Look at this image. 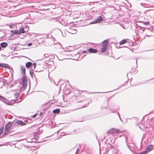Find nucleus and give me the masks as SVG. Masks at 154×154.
Returning <instances> with one entry per match:
<instances>
[{
	"instance_id": "f257e3e1",
	"label": "nucleus",
	"mask_w": 154,
	"mask_h": 154,
	"mask_svg": "<svg viewBox=\"0 0 154 154\" xmlns=\"http://www.w3.org/2000/svg\"><path fill=\"white\" fill-rule=\"evenodd\" d=\"M108 132L109 134H114L117 133H122V132L119 129L113 128L110 129Z\"/></svg>"
},
{
	"instance_id": "f03ea898",
	"label": "nucleus",
	"mask_w": 154,
	"mask_h": 154,
	"mask_svg": "<svg viewBox=\"0 0 154 154\" xmlns=\"http://www.w3.org/2000/svg\"><path fill=\"white\" fill-rule=\"evenodd\" d=\"M22 82L23 88L25 89L27 86V79L25 75H23L22 78Z\"/></svg>"
},
{
	"instance_id": "7ed1b4c3",
	"label": "nucleus",
	"mask_w": 154,
	"mask_h": 154,
	"mask_svg": "<svg viewBox=\"0 0 154 154\" xmlns=\"http://www.w3.org/2000/svg\"><path fill=\"white\" fill-rule=\"evenodd\" d=\"M153 146L150 145L148 146L146 148L145 151L143 152H140V154H146L149 151L151 150L153 148Z\"/></svg>"
},
{
	"instance_id": "20e7f679",
	"label": "nucleus",
	"mask_w": 154,
	"mask_h": 154,
	"mask_svg": "<svg viewBox=\"0 0 154 154\" xmlns=\"http://www.w3.org/2000/svg\"><path fill=\"white\" fill-rule=\"evenodd\" d=\"M11 126V123L10 122L8 123L5 125V134H6L8 132Z\"/></svg>"
},
{
	"instance_id": "39448f33",
	"label": "nucleus",
	"mask_w": 154,
	"mask_h": 154,
	"mask_svg": "<svg viewBox=\"0 0 154 154\" xmlns=\"http://www.w3.org/2000/svg\"><path fill=\"white\" fill-rule=\"evenodd\" d=\"M103 18L101 16H99L96 18L95 20L94 21L90 23L94 24L98 23L101 22Z\"/></svg>"
},
{
	"instance_id": "423d86ee",
	"label": "nucleus",
	"mask_w": 154,
	"mask_h": 154,
	"mask_svg": "<svg viewBox=\"0 0 154 154\" xmlns=\"http://www.w3.org/2000/svg\"><path fill=\"white\" fill-rule=\"evenodd\" d=\"M0 100L4 103L8 104V102L7 99L5 98L4 97L0 95Z\"/></svg>"
},
{
	"instance_id": "0eeeda50",
	"label": "nucleus",
	"mask_w": 154,
	"mask_h": 154,
	"mask_svg": "<svg viewBox=\"0 0 154 154\" xmlns=\"http://www.w3.org/2000/svg\"><path fill=\"white\" fill-rule=\"evenodd\" d=\"M88 51L91 53H96L98 52V51L97 50L93 48H90L89 49Z\"/></svg>"
},
{
	"instance_id": "6e6552de",
	"label": "nucleus",
	"mask_w": 154,
	"mask_h": 154,
	"mask_svg": "<svg viewBox=\"0 0 154 154\" xmlns=\"http://www.w3.org/2000/svg\"><path fill=\"white\" fill-rule=\"evenodd\" d=\"M16 123L18 125H26V123L23 122L22 121L18 120L16 122Z\"/></svg>"
},
{
	"instance_id": "1a4fd4ad",
	"label": "nucleus",
	"mask_w": 154,
	"mask_h": 154,
	"mask_svg": "<svg viewBox=\"0 0 154 154\" xmlns=\"http://www.w3.org/2000/svg\"><path fill=\"white\" fill-rule=\"evenodd\" d=\"M0 67L8 68L9 66L8 64L5 63H0Z\"/></svg>"
},
{
	"instance_id": "9d476101",
	"label": "nucleus",
	"mask_w": 154,
	"mask_h": 154,
	"mask_svg": "<svg viewBox=\"0 0 154 154\" xmlns=\"http://www.w3.org/2000/svg\"><path fill=\"white\" fill-rule=\"evenodd\" d=\"M20 69L21 70L23 73V75H25V74L26 73V69L24 66H21Z\"/></svg>"
},
{
	"instance_id": "9b49d317",
	"label": "nucleus",
	"mask_w": 154,
	"mask_h": 154,
	"mask_svg": "<svg viewBox=\"0 0 154 154\" xmlns=\"http://www.w3.org/2000/svg\"><path fill=\"white\" fill-rule=\"evenodd\" d=\"M0 45L2 47L5 48L7 46L8 43L6 42H3L0 44Z\"/></svg>"
},
{
	"instance_id": "f8f14e48",
	"label": "nucleus",
	"mask_w": 154,
	"mask_h": 154,
	"mask_svg": "<svg viewBox=\"0 0 154 154\" xmlns=\"http://www.w3.org/2000/svg\"><path fill=\"white\" fill-rule=\"evenodd\" d=\"M19 31L20 32V33H25V31L24 30L23 27H21L20 28Z\"/></svg>"
},
{
	"instance_id": "ddd939ff",
	"label": "nucleus",
	"mask_w": 154,
	"mask_h": 154,
	"mask_svg": "<svg viewBox=\"0 0 154 154\" xmlns=\"http://www.w3.org/2000/svg\"><path fill=\"white\" fill-rule=\"evenodd\" d=\"M32 65V63L31 62H27L26 65V68H28L31 66Z\"/></svg>"
},
{
	"instance_id": "4468645a",
	"label": "nucleus",
	"mask_w": 154,
	"mask_h": 154,
	"mask_svg": "<svg viewBox=\"0 0 154 154\" xmlns=\"http://www.w3.org/2000/svg\"><path fill=\"white\" fill-rule=\"evenodd\" d=\"M107 48V47H105L104 46H102V48L101 50V52H105Z\"/></svg>"
},
{
	"instance_id": "2eb2a0df",
	"label": "nucleus",
	"mask_w": 154,
	"mask_h": 154,
	"mask_svg": "<svg viewBox=\"0 0 154 154\" xmlns=\"http://www.w3.org/2000/svg\"><path fill=\"white\" fill-rule=\"evenodd\" d=\"M108 43V42L107 40H104L103 43V46L107 47V45Z\"/></svg>"
},
{
	"instance_id": "dca6fc26",
	"label": "nucleus",
	"mask_w": 154,
	"mask_h": 154,
	"mask_svg": "<svg viewBox=\"0 0 154 154\" xmlns=\"http://www.w3.org/2000/svg\"><path fill=\"white\" fill-rule=\"evenodd\" d=\"M19 93L18 92H17L15 93L14 94V96L15 97V99H17L18 97H19Z\"/></svg>"
},
{
	"instance_id": "f3484780",
	"label": "nucleus",
	"mask_w": 154,
	"mask_h": 154,
	"mask_svg": "<svg viewBox=\"0 0 154 154\" xmlns=\"http://www.w3.org/2000/svg\"><path fill=\"white\" fill-rule=\"evenodd\" d=\"M11 32L14 34H20V32L18 30H12L11 31Z\"/></svg>"
},
{
	"instance_id": "a211bd4d",
	"label": "nucleus",
	"mask_w": 154,
	"mask_h": 154,
	"mask_svg": "<svg viewBox=\"0 0 154 154\" xmlns=\"http://www.w3.org/2000/svg\"><path fill=\"white\" fill-rule=\"evenodd\" d=\"M60 110L59 109H57L53 110V112L54 113H58L60 112Z\"/></svg>"
},
{
	"instance_id": "6ab92c4d",
	"label": "nucleus",
	"mask_w": 154,
	"mask_h": 154,
	"mask_svg": "<svg viewBox=\"0 0 154 154\" xmlns=\"http://www.w3.org/2000/svg\"><path fill=\"white\" fill-rule=\"evenodd\" d=\"M126 40L125 39H123L120 42V45H122L123 44H124L126 43Z\"/></svg>"
},
{
	"instance_id": "aec40b11",
	"label": "nucleus",
	"mask_w": 154,
	"mask_h": 154,
	"mask_svg": "<svg viewBox=\"0 0 154 154\" xmlns=\"http://www.w3.org/2000/svg\"><path fill=\"white\" fill-rule=\"evenodd\" d=\"M29 73L30 75V76L32 77L33 76V72L32 70H30L29 71Z\"/></svg>"
},
{
	"instance_id": "412c9836",
	"label": "nucleus",
	"mask_w": 154,
	"mask_h": 154,
	"mask_svg": "<svg viewBox=\"0 0 154 154\" xmlns=\"http://www.w3.org/2000/svg\"><path fill=\"white\" fill-rule=\"evenodd\" d=\"M113 154H117V150L116 149H113Z\"/></svg>"
},
{
	"instance_id": "4be33fe9",
	"label": "nucleus",
	"mask_w": 154,
	"mask_h": 154,
	"mask_svg": "<svg viewBox=\"0 0 154 154\" xmlns=\"http://www.w3.org/2000/svg\"><path fill=\"white\" fill-rule=\"evenodd\" d=\"M143 24L145 25H147L149 24V22L148 21H146V22H144L143 23Z\"/></svg>"
},
{
	"instance_id": "5701e85b",
	"label": "nucleus",
	"mask_w": 154,
	"mask_h": 154,
	"mask_svg": "<svg viewBox=\"0 0 154 154\" xmlns=\"http://www.w3.org/2000/svg\"><path fill=\"white\" fill-rule=\"evenodd\" d=\"M3 128H0V135H1L2 134V132H3Z\"/></svg>"
},
{
	"instance_id": "b1692460",
	"label": "nucleus",
	"mask_w": 154,
	"mask_h": 154,
	"mask_svg": "<svg viewBox=\"0 0 154 154\" xmlns=\"http://www.w3.org/2000/svg\"><path fill=\"white\" fill-rule=\"evenodd\" d=\"M49 56L48 55V54H45L44 55V58H46L47 57H48Z\"/></svg>"
},
{
	"instance_id": "393cba45",
	"label": "nucleus",
	"mask_w": 154,
	"mask_h": 154,
	"mask_svg": "<svg viewBox=\"0 0 154 154\" xmlns=\"http://www.w3.org/2000/svg\"><path fill=\"white\" fill-rule=\"evenodd\" d=\"M36 63H34L33 64L32 66H33V67H34L33 68L34 69L35 68V67L36 66Z\"/></svg>"
},
{
	"instance_id": "a878e982",
	"label": "nucleus",
	"mask_w": 154,
	"mask_h": 154,
	"mask_svg": "<svg viewBox=\"0 0 154 154\" xmlns=\"http://www.w3.org/2000/svg\"><path fill=\"white\" fill-rule=\"evenodd\" d=\"M70 33L72 34H75L76 33V31L75 30L73 32H70Z\"/></svg>"
},
{
	"instance_id": "bb28decb",
	"label": "nucleus",
	"mask_w": 154,
	"mask_h": 154,
	"mask_svg": "<svg viewBox=\"0 0 154 154\" xmlns=\"http://www.w3.org/2000/svg\"><path fill=\"white\" fill-rule=\"evenodd\" d=\"M32 45V44L31 43H29L28 44V46H31Z\"/></svg>"
},
{
	"instance_id": "cd10ccee",
	"label": "nucleus",
	"mask_w": 154,
	"mask_h": 154,
	"mask_svg": "<svg viewBox=\"0 0 154 154\" xmlns=\"http://www.w3.org/2000/svg\"><path fill=\"white\" fill-rule=\"evenodd\" d=\"M82 53L83 54H84V53H87V51H82Z\"/></svg>"
},
{
	"instance_id": "c85d7f7f",
	"label": "nucleus",
	"mask_w": 154,
	"mask_h": 154,
	"mask_svg": "<svg viewBox=\"0 0 154 154\" xmlns=\"http://www.w3.org/2000/svg\"><path fill=\"white\" fill-rule=\"evenodd\" d=\"M131 150V151L132 152H134V149H131V148H129Z\"/></svg>"
},
{
	"instance_id": "c756f323",
	"label": "nucleus",
	"mask_w": 154,
	"mask_h": 154,
	"mask_svg": "<svg viewBox=\"0 0 154 154\" xmlns=\"http://www.w3.org/2000/svg\"><path fill=\"white\" fill-rule=\"evenodd\" d=\"M100 93V92H92L90 93L91 94H95V93Z\"/></svg>"
},
{
	"instance_id": "7c9ffc66",
	"label": "nucleus",
	"mask_w": 154,
	"mask_h": 154,
	"mask_svg": "<svg viewBox=\"0 0 154 154\" xmlns=\"http://www.w3.org/2000/svg\"><path fill=\"white\" fill-rule=\"evenodd\" d=\"M118 115L119 116V119H120L121 121H122V120L121 119L120 117V115H119V113H118Z\"/></svg>"
},
{
	"instance_id": "2f4dec72",
	"label": "nucleus",
	"mask_w": 154,
	"mask_h": 154,
	"mask_svg": "<svg viewBox=\"0 0 154 154\" xmlns=\"http://www.w3.org/2000/svg\"><path fill=\"white\" fill-rule=\"evenodd\" d=\"M37 115V114H35L34 115L32 116V118H34L35 117V116Z\"/></svg>"
},
{
	"instance_id": "473e14b6",
	"label": "nucleus",
	"mask_w": 154,
	"mask_h": 154,
	"mask_svg": "<svg viewBox=\"0 0 154 154\" xmlns=\"http://www.w3.org/2000/svg\"><path fill=\"white\" fill-rule=\"evenodd\" d=\"M78 151H79V149H77L76 150V152L75 154H77V153Z\"/></svg>"
},
{
	"instance_id": "72a5a7b5",
	"label": "nucleus",
	"mask_w": 154,
	"mask_h": 154,
	"mask_svg": "<svg viewBox=\"0 0 154 154\" xmlns=\"http://www.w3.org/2000/svg\"><path fill=\"white\" fill-rule=\"evenodd\" d=\"M27 141L28 142H30V141H29V139L27 140Z\"/></svg>"
},
{
	"instance_id": "f704fd0d",
	"label": "nucleus",
	"mask_w": 154,
	"mask_h": 154,
	"mask_svg": "<svg viewBox=\"0 0 154 154\" xmlns=\"http://www.w3.org/2000/svg\"><path fill=\"white\" fill-rule=\"evenodd\" d=\"M88 105V104H86V105L85 107H87Z\"/></svg>"
},
{
	"instance_id": "c9c22d12",
	"label": "nucleus",
	"mask_w": 154,
	"mask_h": 154,
	"mask_svg": "<svg viewBox=\"0 0 154 154\" xmlns=\"http://www.w3.org/2000/svg\"><path fill=\"white\" fill-rule=\"evenodd\" d=\"M2 49V48H1L0 47V51Z\"/></svg>"
},
{
	"instance_id": "e433bc0d",
	"label": "nucleus",
	"mask_w": 154,
	"mask_h": 154,
	"mask_svg": "<svg viewBox=\"0 0 154 154\" xmlns=\"http://www.w3.org/2000/svg\"><path fill=\"white\" fill-rule=\"evenodd\" d=\"M138 23V22H137L136 23V24H137V25H138V24L137 23Z\"/></svg>"
},
{
	"instance_id": "4c0bfd02",
	"label": "nucleus",
	"mask_w": 154,
	"mask_h": 154,
	"mask_svg": "<svg viewBox=\"0 0 154 154\" xmlns=\"http://www.w3.org/2000/svg\"><path fill=\"white\" fill-rule=\"evenodd\" d=\"M42 114V113H40V115H41Z\"/></svg>"
},
{
	"instance_id": "58836bf2",
	"label": "nucleus",
	"mask_w": 154,
	"mask_h": 154,
	"mask_svg": "<svg viewBox=\"0 0 154 154\" xmlns=\"http://www.w3.org/2000/svg\"><path fill=\"white\" fill-rule=\"evenodd\" d=\"M71 28V27H70V28H69V29H70Z\"/></svg>"
}]
</instances>
